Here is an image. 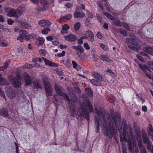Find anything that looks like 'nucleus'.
<instances>
[{"label": "nucleus", "mask_w": 153, "mask_h": 153, "mask_svg": "<svg viewBox=\"0 0 153 153\" xmlns=\"http://www.w3.org/2000/svg\"><path fill=\"white\" fill-rule=\"evenodd\" d=\"M95 112L100 118L102 127L104 128V134L109 138H111L114 135L115 131L111 117L109 116L107 120L105 118V114L103 111L95 108Z\"/></svg>", "instance_id": "obj_1"}, {"label": "nucleus", "mask_w": 153, "mask_h": 153, "mask_svg": "<svg viewBox=\"0 0 153 153\" xmlns=\"http://www.w3.org/2000/svg\"><path fill=\"white\" fill-rule=\"evenodd\" d=\"M82 112L81 113V115L83 117H86L87 120L89 119V116H88V110L90 112H91L93 111V108L90 102L88 100H84L83 102L80 105Z\"/></svg>", "instance_id": "obj_2"}, {"label": "nucleus", "mask_w": 153, "mask_h": 153, "mask_svg": "<svg viewBox=\"0 0 153 153\" xmlns=\"http://www.w3.org/2000/svg\"><path fill=\"white\" fill-rule=\"evenodd\" d=\"M47 79L46 77L43 78L42 82L45 90L48 95L51 96L53 95V88L50 82L47 80Z\"/></svg>", "instance_id": "obj_3"}, {"label": "nucleus", "mask_w": 153, "mask_h": 153, "mask_svg": "<svg viewBox=\"0 0 153 153\" xmlns=\"http://www.w3.org/2000/svg\"><path fill=\"white\" fill-rule=\"evenodd\" d=\"M54 88L57 94L62 97L60 98L62 100H65L66 101L70 102L71 100L67 94L62 92V88H61L57 84H55Z\"/></svg>", "instance_id": "obj_4"}, {"label": "nucleus", "mask_w": 153, "mask_h": 153, "mask_svg": "<svg viewBox=\"0 0 153 153\" xmlns=\"http://www.w3.org/2000/svg\"><path fill=\"white\" fill-rule=\"evenodd\" d=\"M10 81L13 83V86L15 87H19L21 85V76L19 75L16 76V77L11 76H9Z\"/></svg>", "instance_id": "obj_5"}, {"label": "nucleus", "mask_w": 153, "mask_h": 153, "mask_svg": "<svg viewBox=\"0 0 153 153\" xmlns=\"http://www.w3.org/2000/svg\"><path fill=\"white\" fill-rule=\"evenodd\" d=\"M24 11L23 9H20L19 8L17 10L12 9L7 13V16L11 17L13 16L16 18H19L22 14Z\"/></svg>", "instance_id": "obj_6"}, {"label": "nucleus", "mask_w": 153, "mask_h": 153, "mask_svg": "<svg viewBox=\"0 0 153 153\" xmlns=\"http://www.w3.org/2000/svg\"><path fill=\"white\" fill-rule=\"evenodd\" d=\"M6 92L7 96L10 99H12L16 97V94L14 90L10 87L6 88Z\"/></svg>", "instance_id": "obj_7"}, {"label": "nucleus", "mask_w": 153, "mask_h": 153, "mask_svg": "<svg viewBox=\"0 0 153 153\" xmlns=\"http://www.w3.org/2000/svg\"><path fill=\"white\" fill-rule=\"evenodd\" d=\"M16 22L18 23L19 26L20 27L24 29L29 30L31 28V25L25 22H24L19 20H17Z\"/></svg>", "instance_id": "obj_8"}, {"label": "nucleus", "mask_w": 153, "mask_h": 153, "mask_svg": "<svg viewBox=\"0 0 153 153\" xmlns=\"http://www.w3.org/2000/svg\"><path fill=\"white\" fill-rule=\"evenodd\" d=\"M23 76L24 78L26 85H30L31 84L32 81V79L31 77L26 72L23 74Z\"/></svg>", "instance_id": "obj_9"}, {"label": "nucleus", "mask_w": 153, "mask_h": 153, "mask_svg": "<svg viewBox=\"0 0 153 153\" xmlns=\"http://www.w3.org/2000/svg\"><path fill=\"white\" fill-rule=\"evenodd\" d=\"M20 36L23 39L26 40H29L30 39V36L28 33L25 30H21L19 32Z\"/></svg>", "instance_id": "obj_10"}, {"label": "nucleus", "mask_w": 153, "mask_h": 153, "mask_svg": "<svg viewBox=\"0 0 153 153\" xmlns=\"http://www.w3.org/2000/svg\"><path fill=\"white\" fill-rule=\"evenodd\" d=\"M87 36L88 40L91 43H92L94 41V35L91 31H87L85 33Z\"/></svg>", "instance_id": "obj_11"}, {"label": "nucleus", "mask_w": 153, "mask_h": 153, "mask_svg": "<svg viewBox=\"0 0 153 153\" xmlns=\"http://www.w3.org/2000/svg\"><path fill=\"white\" fill-rule=\"evenodd\" d=\"M65 40L70 42H75L77 40V36L72 34H70L64 36Z\"/></svg>", "instance_id": "obj_12"}, {"label": "nucleus", "mask_w": 153, "mask_h": 153, "mask_svg": "<svg viewBox=\"0 0 153 153\" xmlns=\"http://www.w3.org/2000/svg\"><path fill=\"white\" fill-rule=\"evenodd\" d=\"M128 149L130 153H139V150L137 147H136L135 150L132 148V143L131 140H128Z\"/></svg>", "instance_id": "obj_13"}, {"label": "nucleus", "mask_w": 153, "mask_h": 153, "mask_svg": "<svg viewBox=\"0 0 153 153\" xmlns=\"http://www.w3.org/2000/svg\"><path fill=\"white\" fill-rule=\"evenodd\" d=\"M38 23L42 27H45L50 26L51 24V23L47 20H41L39 21Z\"/></svg>", "instance_id": "obj_14"}, {"label": "nucleus", "mask_w": 153, "mask_h": 153, "mask_svg": "<svg viewBox=\"0 0 153 153\" xmlns=\"http://www.w3.org/2000/svg\"><path fill=\"white\" fill-rule=\"evenodd\" d=\"M33 86L36 88L40 89L42 88V85L39 79H37L34 80Z\"/></svg>", "instance_id": "obj_15"}, {"label": "nucleus", "mask_w": 153, "mask_h": 153, "mask_svg": "<svg viewBox=\"0 0 153 153\" xmlns=\"http://www.w3.org/2000/svg\"><path fill=\"white\" fill-rule=\"evenodd\" d=\"M44 60L45 63L46 65H48L50 66L56 67L57 65L55 63H53L51 61L47 59L46 58H42Z\"/></svg>", "instance_id": "obj_16"}, {"label": "nucleus", "mask_w": 153, "mask_h": 153, "mask_svg": "<svg viewBox=\"0 0 153 153\" xmlns=\"http://www.w3.org/2000/svg\"><path fill=\"white\" fill-rule=\"evenodd\" d=\"M116 114H117V115L115 116V117H112V118L114 121V122L116 126H117L118 124H119L120 121V117L118 114L117 113H116Z\"/></svg>", "instance_id": "obj_17"}, {"label": "nucleus", "mask_w": 153, "mask_h": 153, "mask_svg": "<svg viewBox=\"0 0 153 153\" xmlns=\"http://www.w3.org/2000/svg\"><path fill=\"white\" fill-rule=\"evenodd\" d=\"M74 16L75 18H84L85 14L83 12H80L76 11L74 13Z\"/></svg>", "instance_id": "obj_18"}, {"label": "nucleus", "mask_w": 153, "mask_h": 153, "mask_svg": "<svg viewBox=\"0 0 153 153\" xmlns=\"http://www.w3.org/2000/svg\"><path fill=\"white\" fill-rule=\"evenodd\" d=\"M143 51L152 55H153V48L150 47H146L143 48Z\"/></svg>", "instance_id": "obj_19"}, {"label": "nucleus", "mask_w": 153, "mask_h": 153, "mask_svg": "<svg viewBox=\"0 0 153 153\" xmlns=\"http://www.w3.org/2000/svg\"><path fill=\"white\" fill-rule=\"evenodd\" d=\"M138 66L145 73H146L147 72L146 70L150 71V70L149 68V67L145 64L142 65L140 63H139Z\"/></svg>", "instance_id": "obj_20"}, {"label": "nucleus", "mask_w": 153, "mask_h": 153, "mask_svg": "<svg viewBox=\"0 0 153 153\" xmlns=\"http://www.w3.org/2000/svg\"><path fill=\"white\" fill-rule=\"evenodd\" d=\"M72 48L73 49L77 51L78 52L82 53L84 51V48L81 45L73 46Z\"/></svg>", "instance_id": "obj_21"}, {"label": "nucleus", "mask_w": 153, "mask_h": 153, "mask_svg": "<svg viewBox=\"0 0 153 153\" xmlns=\"http://www.w3.org/2000/svg\"><path fill=\"white\" fill-rule=\"evenodd\" d=\"M112 24L114 25L117 26L118 27L122 26V22H120V21L117 18L114 19L113 20Z\"/></svg>", "instance_id": "obj_22"}, {"label": "nucleus", "mask_w": 153, "mask_h": 153, "mask_svg": "<svg viewBox=\"0 0 153 153\" xmlns=\"http://www.w3.org/2000/svg\"><path fill=\"white\" fill-rule=\"evenodd\" d=\"M0 114L3 117H7L8 115L7 109L6 108L0 109Z\"/></svg>", "instance_id": "obj_23"}, {"label": "nucleus", "mask_w": 153, "mask_h": 153, "mask_svg": "<svg viewBox=\"0 0 153 153\" xmlns=\"http://www.w3.org/2000/svg\"><path fill=\"white\" fill-rule=\"evenodd\" d=\"M48 0H40V3L43 7L42 9V11H44L48 7V4L47 3V2H48Z\"/></svg>", "instance_id": "obj_24"}, {"label": "nucleus", "mask_w": 153, "mask_h": 153, "mask_svg": "<svg viewBox=\"0 0 153 153\" xmlns=\"http://www.w3.org/2000/svg\"><path fill=\"white\" fill-rule=\"evenodd\" d=\"M92 75L94 76L95 79L99 80L102 81L103 80V78L102 76L97 72H94L92 74Z\"/></svg>", "instance_id": "obj_25"}, {"label": "nucleus", "mask_w": 153, "mask_h": 153, "mask_svg": "<svg viewBox=\"0 0 153 153\" xmlns=\"http://www.w3.org/2000/svg\"><path fill=\"white\" fill-rule=\"evenodd\" d=\"M45 39L42 37L37 39L36 41V44L39 46L42 45L44 43Z\"/></svg>", "instance_id": "obj_26"}, {"label": "nucleus", "mask_w": 153, "mask_h": 153, "mask_svg": "<svg viewBox=\"0 0 153 153\" xmlns=\"http://www.w3.org/2000/svg\"><path fill=\"white\" fill-rule=\"evenodd\" d=\"M120 140L123 143L124 140H125L128 143V140H127V137L126 136V134L125 133H121L120 135Z\"/></svg>", "instance_id": "obj_27"}, {"label": "nucleus", "mask_w": 153, "mask_h": 153, "mask_svg": "<svg viewBox=\"0 0 153 153\" xmlns=\"http://www.w3.org/2000/svg\"><path fill=\"white\" fill-rule=\"evenodd\" d=\"M99 120L97 116H95V126L96 128V132L98 133L99 131Z\"/></svg>", "instance_id": "obj_28"}, {"label": "nucleus", "mask_w": 153, "mask_h": 153, "mask_svg": "<svg viewBox=\"0 0 153 153\" xmlns=\"http://www.w3.org/2000/svg\"><path fill=\"white\" fill-rule=\"evenodd\" d=\"M68 94L70 95L71 98V101L74 102H76L77 101L76 96V94L73 93H71L70 92H68Z\"/></svg>", "instance_id": "obj_29"}, {"label": "nucleus", "mask_w": 153, "mask_h": 153, "mask_svg": "<svg viewBox=\"0 0 153 153\" xmlns=\"http://www.w3.org/2000/svg\"><path fill=\"white\" fill-rule=\"evenodd\" d=\"M100 59L106 61L108 62H110L111 60L106 55H102L100 56Z\"/></svg>", "instance_id": "obj_30"}, {"label": "nucleus", "mask_w": 153, "mask_h": 153, "mask_svg": "<svg viewBox=\"0 0 153 153\" xmlns=\"http://www.w3.org/2000/svg\"><path fill=\"white\" fill-rule=\"evenodd\" d=\"M147 147L148 151H151L153 153V146H152V142L151 141L147 143Z\"/></svg>", "instance_id": "obj_31"}, {"label": "nucleus", "mask_w": 153, "mask_h": 153, "mask_svg": "<svg viewBox=\"0 0 153 153\" xmlns=\"http://www.w3.org/2000/svg\"><path fill=\"white\" fill-rule=\"evenodd\" d=\"M86 92L87 94L89 97H92L93 96V93L92 90L89 88H86L85 89Z\"/></svg>", "instance_id": "obj_32"}, {"label": "nucleus", "mask_w": 153, "mask_h": 153, "mask_svg": "<svg viewBox=\"0 0 153 153\" xmlns=\"http://www.w3.org/2000/svg\"><path fill=\"white\" fill-rule=\"evenodd\" d=\"M143 142L144 143H148L151 141H150L149 138L148 137L147 135L145 134L143 135L142 136Z\"/></svg>", "instance_id": "obj_33"}, {"label": "nucleus", "mask_w": 153, "mask_h": 153, "mask_svg": "<svg viewBox=\"0 0 153 153\" xmlns=\"http://www.w3.org/2000/svg\"><path fill=\"white\" fill-rule=\"evenodd\" d=\"M103 14L106 17L110 19L111 20H114V16L108 13L104 12L103 13Z\"/></svg>", "instance_id": "obj_34"}, {"label": "nucleus", "mask_w": 153, "mask_h": 153, "mask_svg": "<svg viewBox=\"0 0 153 153\" xmlns=\"http://www.w3.org/2000/svg\"><path fill=\"white\" fill-rule=\"evenodd\" d=\"M80 24L79 22H77L75 23L74 27L75 30V31L78 30L80 28Z\"/></svg>", "instance_id": "obj_35"}, {"label": "nucleus", "mask_w": 153, "mask_h": 153, "mask_svg": "<svg viewBox=\"0 0 153 153\" xmlns=\"http://www.w3.org/2000/svg\"><path fill=\"white\" fill-rule=\"evenodd\" d=\"M6 81L5 79L3 78L0 76V85H3L7 84Z\"/></svg>", "instance_id": "obj_36"}, {"label": "nucleus", "mask_w": 153, "mask_h": 153, "mask_svg": "<svg viewBox=\"0 0 153 153\" xmlns=\"http://www.w3.org/2000/svg\"><path fill=\"white\" fill-rule=\"evenodd\" d=\"M134 128L135 131L137 133L139 131V127L137 125L136 122H134L133 123Z\"/></svg>", "instance_id": "obj_37"}, {"label": "nucleus", "mask_w": 153, "mask_h": 153, "mask_svg": "<svg viewBox=\"0 0 153 153\" xmlns=\"http://www.w3.org/2000/svg\"><path fill=\"white\" fill-rule=\"evenodd\" d=\"M50 31V29L49 27H46L43 29L41 32L43 34H47Z\"/></svg>", "instance_id": "obj_38"}, {"label": "nucleus", "mask_w": 153, "mask_h": 153, "mask_svg": "<svg viewBox=\"0 0 153 153\" xmlns=\"http://www.w3.org/2000/svg\"><path fill=\"white\" fill-rule=\"evenodd\" d=\"M119 31L120 33L123 35L126 36H127L128 35L127 32L123 29H120L119 30Z\"/></svg>", "instance_id": "obj_39"}, {"label": "nucleus", "mask_w": 153, "mask_h": 153, "mask_svg": "<svg viewBox=\"0 0 153 153\" xmlns=\"http://www.w3.org/2000/svg\"><path fill=\"white\" fill-rule=\"evenodd\" d=\"M122 26H123L124 28H126L127 30L129 31H130V28L129 26L126 23L123 22L122 23Z\"/></svg>", "instance_id": "obj_40"}, {"label": "nucleus", "mask_w": 153, "mask_h": 153, "mask_svg": "<svg viewBox=\"0 0 153 153\" xmlns=\"http://www.w3.org/2000/svg\"><path fill=\"white\" fill-rule=\"evenodd\" d=\"M128 47L130 49L135 51L136 52H138L139 51L138 48H139V46H137L136 47H134L131 45H129L128 46Z\"/></svg>", "instance_id": "obj_41"}, {"label": "nucleus", "mask_w": 153, "mask_h": 153, "mask_svg": "<svg viewBox=\"0 0 153 153\" xmlns=\"http://www.w3.org/2000/svg\"><path fill=\"white\" fill-rule=\"evenodd\" d=\"M138 145L140 149H141H141L143 147H145L144 146H143L142 141L141 139H140L138 140Z\"/></svg>", "instance_id": "obj_42"}, {"label": "nucleus", "mask_w": 153, "mask_h": 153, "mask_svg": "<svg viewBox=\"0 0 153 153\" xmlns=\"http://www.w3.org/2000/svg\"><path fill=\"white\" fill-rule=\"evenodd\" d=\"M72 16V14H68L62 17L63 18L67 20H70Z\"/></svg>", "instance_id": "obj_43"}, {"label": "nucleus", "mask_w": 153, "mask_h": 153, "mask_svg": "<svg viewBox=\"0 0 153 153\" xmlns=\"http://www.w3.org/2000/svg\"><path fill=\"white\" fill-rule=\"evenodd\" d=\"M0 28L6 32H10L9 30L8 29L6 28L5 26H4L2 24H1V25H0Z\"/></svg>", "instance_id": "obj_44"}, {"label": "nucleus", "mask_w": 153, "mask_h": 153, "mask_svg": "<svg viewBox=\"0 0 153 153\" xmlns=\"http://www.w3.org/2000/svg\"><path fill=\"white\" fill-rule=\"evenodd\" d=\"M70 28L69 26L67 24H65L62 26V30L67 31Z\"/></svg>", "instance_id": "obj_45"}, {"label": "nucleus", "mask_w": 153, "mask_h": 153, "mask_svg": "<svg viewBox=\"0 0 153 153\" xmlns=\"http://www.w3.org/2000/svg\"><path fill=\"white\" fill-rule=\"evenodd\" d=\"M97 36L98 38L100 39H102L103 37V34L99 31L97 32Z\"/></svg>", "instance_id": "obj_46"}, {"label": "nucleus", "mask_w": 153, "mask_h": 153, "mask_svg": "<svg viewBox=\"0 0 153 153\" xmlns=\"http://www.w3.org/2000/svg\"><path fill=\"white\" fill-rule=\"evenodd\" d=\"M97 4L101 9L102 10L104 8L102 2L101 1H98L97 2Z\"/></svg>", "instance_id": "obj_47"}, {"label": "nucleus", "mask_w": 153, "mask_h": 153, "mask_svg": "<svg viewBox=\"0 0 153 153\" xmlns=\"http://www.w3.org/2000/svg\"><path fill=\"white\" fill-rule=\"evenodd\" d=\"M90 82L94 85H98L97 84L98 83V82L96 80L94 79H91L90 80Z\"/></svg>", "instance_id": "obj_48"}, {"label": "nucleus", "mask_w": 153, "mask_h": 153, "mask_svg": "<svg viewBox=\"0 0 153 153\" xmlns=\"http://www.w3.org/2000/svg\"><path fill=\"white\" fill-rule=\"evenodd\" d=\"M33 66L32 65L30 64H26L24 66V68H33Z\"/></svg>", "instance_id": "obj_49"}, {"label": "nucleus", "mask_w": 153, "mask_h": 153, "mask_svg": "<svg viewBox=\"0 0 153 153\" xmlns=\"http://www.w3.org/2000/svg\"><path fill=\"white\" fill-rule=\"evenodd\" d=\"M84 46L86 50H89L90 47L87 43H85L84 44Z\"/></svg>", "instance_id": "obj_50"}, {"label": "nucleus", "mask_w": 153, "mask_h": 153, "mask_svg": "<svg viewBox=\"0 0 153 153\" xmlns=\"http://www.w3.org/2000/svg\"><path fill=\"white\" fill-rule=\"evenodd\" d=\"M65 51H63L62 53L58 54L57 56L59 57H62L65 56Z\"/></svg>", "instance_id": "obj_51"}, {"label": "nucleus", "mask_w": 153, "mask_h": 153, "mask_svg": "<svg viewBox=\"0 0 153 153\" xmlns=\"http://www.w3.org/2000/svg\"><path fill=\"white\" fill-rule=\"evenodd\" d=\"M96 16L100 22L101 23H102V18L100 16V15L97 14Z\"/></svg>", "instance_id": "obj_52"}, {"label": "nucleus", "mask_w": 153, "mask_h": 153, "mask_svg": "<svg viewBox=\"0 0 153 153\" xmlns=\"http://www.w3.org/2000/svg\"><path fill=\"white\" fill-rule=\"evenodd\" d=\"M140 150V153H147L146 150V149L145 147H143L141 149V148Z\"/></svg>", "instance_id": "obj_53"}, {"label": "nucleus", "mask_w": 153, "mask_h": 153, "mask_svg": "<svg viewBox=\"0 0 153 153\" xmlns=\"http://www.w3.org/2000/svg\"><path fill=\"white\" fill-rule=\"evenodd\" d=\"M65 6L68 8H71L72 7V4L70 2L67 3L65 5Z\"/></svg>", "instance_id": "obj_54"}, {"label": "nucleus", "mask_w": 153, "mask_h": 153, "mask_svg": "<svg viewBox=\"0 0 153 153\" xmlns=\"http://www.w3.org/2000/svg\"><path fill=\"white\" fill-rule=\"evenodd\" d=\"M129 131L131 136L132 135L133 129L131 125L128 126Z\"/></svg>", "instance_id": "obj_55"}, {"label": "nucleus", "mask_w": 153, "mask_h": 153, "mask_svg": "<svg viewBox=\"0 0 153 153\" xmlns=\"http://www.w3.org/2000/svg\"><path fill=\"white\" fill-rule=\"evenodd\" d=\"M100 46L101 48L103 49L104 50H107V48L103 44V43H100Z\"/></svg>", "instance_id": "obj_56"}, {"label": "nucleus", "mask_w": 153, "mask_h": 153, "mask_svg": "<svg viewBox=\"0 0 153 153\" xmlns=\"http://www.w3.org/2000/svg\"><path fill=\"white\" fill-rule=\"evenodd\" d=\"M87 15L88 17L90 19H92L93 18V16L92 14L90 12H88L87 13Z\"/></svg>", "instance_id": "obj_57"}, {"label": "nucleus", "mask_w": 153, "mask_h": 153, "mask_svg": "<svg viewBox=\"0 0 153 153\" xmlns=\"http://www.w3.org/2000/svg\"><path fill=\"white\" fill-rule=\"evenodd\" d=\"M136 56L137 58L140 61H143L144 60V59H143V58L140 55L137 54L136 55Z\"/></svg>", "instance_id": "obj_58"}, {"label": "nucleus", "mask_w": 153, "mask_h": 153, "mask_svg": "<svg viewBox=\"0 0 153 153\" xmlns=\"http://www.w3.org/2000/svg\"><path fill=\"white\" fill-rule=\"evenodd\" d=\"M71 115L73 117H75L76 115V112L75 110L73 109L71 111Z\"/></svg>", "instance_id": "obj_59"}, {"label": "nucleus", "mask_w": 153, "mask_h": 153, "mask_svg": "<svg viewBox=\"0 0 153 153\" xmlns=\"http://www.w3.org/2000/svg\"><path fill=\"white\" fill-rule=\"evenodd\" d=\"M72 63L73 65L74 68H75L77 67L78 65L77 64L75 61H73Z\"/></svg>", "instance_id": "obj_60"}, {"label": "nucleus", "mask_w": 153, "mask_h": 153, "mask_svg": "<svg viewBox=\"0 0 153 153\" xmlns=\"http://www.w3.org/2000/svg\"><path fill=\"white\" fill-rule=\"evenodd\" d=\"M39 53H40V54L42 55V56L45 55V51L42 49H41L40 50H39Z\"/></svg>", "instance_id": "obj_61"}, {"label": "nucleus", "mask_w": 153, "mask_h": 153, "mask_svg": "<svg viewBox=\"0 0 153 153\" xmlns=\"http://www.w3.org/2000/svg\"><path fill=\"white\" fill-rule=\"evenodd\" d=\"M78 42L79 44V45H81L83 43V40L81 38L78 40Z\"/></svg>", "instance_id": "obj_62"}, {"label": "nucleus", "mask_w": 153, "mask_h": 153, "mask_svg": "<svg viewBox=\"0 0 153 153\" xmlns=\"http://www.w3.org/2000/svg\"><path fill=\"white\" fill-rule=\"evenodd\" d=\"M149 67L150 70L151 69L153 70V62H150L149 64Z\"/></svg>", "instance_id": "obj_63"}, {"label": "nucleus", "mask_w": 153, "mask_h": 153, "mask_svg": "<svg viewBox=\"0 0 153 153\" xmlns=\"http://www.w3.org/2000/svg\"><path fill=\"white\" fill-rule=\"evenodd\" d=\"M46 39L49 41H51L53 40V38L51 36H49L46 37Z\"/></svg>", "instance_id": "obj_64"}]
</instances>
